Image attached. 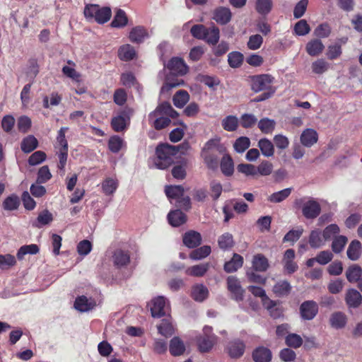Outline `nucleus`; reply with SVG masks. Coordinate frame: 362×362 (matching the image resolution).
<instances>
[{
  "label": "nucleus",
  "instance_id": "nucleus-64",
  "mask_svg": "<svg viewBox=\"0 0 362 362\" xmlns=\"http://www.w3.org/2000/svg\"><path fill=\"white\" fill-rule=\"evenodd\" d=\"M52 177L51 173L47 165L41 167L37 173V183H45Z\"/></svg>",
  "mask_w": 362,
  "mask_h": 362
},
{
  "label": "nucleus",
  "instance_id": "nucleus-4",
  "mask_svg": "<svg viewBox=\"0 0 362 362\" xmlns=\"http://www.w3.org/2000/svg\"><path fill=\"white\" fill-rule=\"evenodd\" d=\"M274 78L269 74L255 75L250 77L251 89L256 92L275 90L272 86Z\"/></svg>",
  "mask_w": 362,
  "mask_h": 362
},
{
  "label": "nucleus",
  "instance_id": "nucleus-50",
  "mask_svg": "<svg viewBox=\"0 0 362 362\" xmlns=\"http://www.w3.org/2000/svg\"><path fill=\"white\" fill-rule=\"evenodd\" d=\"M237 169L246 176L257 177V167L252 164L241 163L238 165Z\"/></svg>",
  "mask_w": 362,
  "mask_h": 362
},
{
  "label": "nucleus",
  "instance_id": "nucleus-58",
  "mask_svg": "<svg viewBox=\"0 0 362 362\" xmlns=\"http://www.w3.org/2000/svg\"><path fill=\"white\" fill-rule=\"evenodd\" d=\"M123 140L118 136H112L108 141V148L112 153H117L123 145Z\"/></svg>",
  "mask_w": 362,
  "mask_h": 362
},
{
  "label": "nucleus",
  "instance_id": "nucleus-54",
  "mask_svg": "<svg viewBox=\"0 0 362 362\" xmlns=\"http://www.w3.org/2000/svg\"><path fill=\"white\" fill-rule=\"evenodd\" d=\"M173 107L169 103L164 102L159 105L156 109L150 114V117H156L160 115H168Z\"/></svg>",
  "mask_w": 362,
  "mask_h": 362
},
{
  "label": "nucleus",
  "instance_id": "nucleus-37",
  "mask_svg": "<svg viewBox=\"0 0 362 362\" xmlns=\"http://www.w3.org/2000/svg\"><path fill=\"white\" fill-rule=\"evenodd\" d=\"M219 37V29L214 25L206 28L204 40L209 44L216 45L218 42Z\"/></svg>",
  "mask_w": 362,
  "mask_h": 362
},
{
  "label": "nucleus",
  "instance_id": "nucleus-62",
  "mask_svg": "<svg viewBox=\"0 0 362 362\" xmlns=\"http://www.w3.org/2000/svg\"><path fill=\"white\" fill-rule=\"evenodd\" d=\"M31 119L27 116H21L18 119L17 127L19 132L26 133L31 127Z\"/></svg>",
  "mask_w": 362,
  "mask_h": 362
},
{
  "label": "nucleus",
  "instance_id": "nucleus-51",
  "mask_svg": "<svg viewBox=\"0 0 362 362\" xmlns=\"http://www.w3.org/2000/svg\"><path fill=\"white\" fill-rule=\"evenodd\" d=\"M257 122V118L253 114L245 113L240 119V125L243 128H252Z\"/></svg>",
  "mask_w": 362,
  "mask_h": 362
},
{
  "label": "nucleus",
  "instance_id": "nucleus-31",
  "mask_svg": "<svg viewBox=\"0 0 362 362\" xmlns=\"http://www.w3.org/2000/svg\"><path fill=\"white\" fill-rule=\"evenodd\" d=\"M252 268L257 272H265L269 267L268 259L262 254H257L253 257Z\"/></svg>",
  "mask_w": 362,
  "mask_h": 362
},
{
  "label": "nucleus",
  "instance_id": "nucleus-18",
  "mask_svg": "<svg viewBox=\"0 0 362 362\" xmlns=\"http://www.w3.org/2000/svg\"><path fill=\"white\" fill-rule=\"evenodd\" d=\"M227 350L231 358H238L243 355L245 344L240 340H235L229 343Z\"/></svg>",
  "mask_w": 362,
  "mask_h": 362
},
{
  "label": "nucleus",
  "instance_id": "nucleus-28",
  "mask_svg": "<svg viewBox=\"0 0 362 362\" xmlns=\"http://www.w3.org/2000/svg\"><path fill=\"white\" fill-rule=\"evenodd\" d=\"M257 146L259 148L262 154L267 157H272L274 155V146L268 139H261L258 141Z\"/></svg>",
  "mask_w": 362,
  "mask_h": 362
},
{
  "label": "nucleus",
  "instance_id": "nucleus-35",
  "mask_svg": "<svg viewBox=\"0 0 362 362\" xmlns=\"http://www.w3.org/2000/svg\"><path fill=\"white\" fill-rule=\"evenodd\" d=\"M113 262L115 266L120 267L127 265L129 261V255L122 250H117L112 256Z\"/></svg>",
  "mask_w": 362,
  "mask_h": 362
},
{
  "label": "nucleus",
  "instance_id": "nucleus-52",
  "mask_svg": "<svg viewBox=\"0 0 362 362\" xmlns=\"http://www.w3.org/2000/svg\"><path fill=\"white\" fill-rule=\"evenodd\" d=\"M202 156L209 168L216 169L217 168L218 158L213 152H203Z\"/></svg>",
  "mask_w": 362,
  "mask_h": 362
},
{
  "label": "nucleus",
  "instance_id": "nucleus-25",
  "mask_svg": "<svg viewBox=\"0 0 362 362\" xmlns=\"http://www.w3.org/2000/svg\"><path fill=\"white\" fill-rule=\"evenodd\" d=\"M291 288L288 281H279L274 286L272 291L277 297H284L291 293Z\"/></svg>",
  "mask_w": 362,
  "mask_h": 362
},
{
  "label": "nucleus",
  "instance_id": "nucleus-15",
  "mask_svg": "<svg viewBox=\"0 0 362 362\" xmlns=\"http://www.w3.org/2000/svg\"><path fill=\"white\" fill-rule=\"evenodd\" d=\"M201 234L194 230H189L183 235V243L189 248H194L201 244Z\"/></svg>",
  "mask_w": 362,
  "mask_h": 362
},
{
  "label": "nucleus",
  "instance_id": "nucleus-36",
  "mask_svg": "<svg viewBox=\"0 0 362 362\" xmlns=\"http://www.w3.org/2000/svg\"><path fill=\"white\" fill-rule=\"evenodd\" d=\"M209 268V263L200 264L189 267L185 272L189 276L201 277L206 273Z\"/></svg>",
  "mask_w": 362,
  "mask_h": 362
},
{
  "label": "nucleus",
  "instance_id": "nucleus-23",
  "mask_svg": "<svg viewBox=\"0 0 362 362\" xmlns=\"http://www.w3.org/2000/svg\"><path fill=\"white\" fill-rule=\"evenodd\" d=\"M252 358L255 362H269L272 360V352L269 349L260 346L254 350Z\"/></svg>",
  "mask_w": 362,
  "mask_h": 362
},
{
  "label": "nucleus",
  "instance_id": "nucleus-32",
  "mask_svg": "<svg viewBox=\"0 0 362 362\" xmlns=\"http://www.w3.org/2000/svg\"><path fill=\"white\" fill-rule=\"evenodd\" d=\"M221 125L227 132H235L238 128L239 119L235 115H228L222 119Z\"/></svg>",
  "mask_w": 362,
  "mask_h": 362
},
{
  "label": "nucleus",
  "instance_id": "nucleus-45",
  "mask_svg": "<svg viewBox=\"0 0 362 362\" xmlns=\"http://www.w3.org/2000/svg\"><path fill=\"white\" fill-rule=\"evenodd\" d=\"M325 240L321 237V232L319 230L311 231L309 237V244L313 248H319L324 245Z\"/></svg>",
  "mask_w": 362,
  "mask_h": 362
},
{
  "label": "nucleus",
  "instance_id": "nucleus-48",
  "mask_svg": "<svg viewBox=\"0 0 362 362\" xmlns=\"http://www.w3.org/2000/svg\"><path fill=\"white\" fill-rule=\"evenodd\" d=\"M211 252V247L207 245L194 250L189 254L192 259L199 260L207 257Z\"/></svg>",
  "mask_w": 362,
  "mask_h": 362
},
{
  "label": "nucleus",
  "instance_id": "nucleus-47",
  "mask_svg": "<svg viewBox=\"0 0 362 362\" xmlns=\"http://www.w3.org/2000/svg\"><path fill=\"white\" fill-rule=\"evenodd\" d=\"M257 167V173L258 176H268L273 171V164L269 160H262Z\"/></svg>",
  "mask_w": 362,
  "mask_h": 362
},
{
  "label": "nucleus",
  "instance_id": "nucleus-55",
  "mask_svg": "<svg viewBox=\"0 0 362 362\" xmlns=\"http://www.w3.org/2000/svg\"><path fill=\"white\" fill-rule=\"evenodd\" d=\"M198 79L201 83H203L209 88H214L220 83L219 79L216 76L200 74L198 76Z\"/></svg>",
  "mask_w": 362,
  "mask_h": 362
},
{
  "label": "nucleus",
  "instance_id": "nucleus-14",
  "mask_svg": "<svg viewBox=\"0 0 362 362\" xmlns=\"http://www.w3.org/2000/svg\"><path fill=\"white\" fill-rule=\"evenodd\" d=\"M96 303L91 298H88L85 296L77 298L74 303V308L80 312H88L93 309Z\"/></svg>",
  "mask_w": 362,
  "mask_h": 362
},
{
  "label": "nucleus",
  "instance_id": "nucleus-57",
  "mask_svg": "<svg viewBox=\"0 0 362 362\" xmlns=\"http://www.w3.org/2000/svg\"><path fill=\"white\" fill-rule=\"evenodd\" d=\"M347 240V238L344 235H339L336 237L332 244V249L333 252L335 253L341 252L346 244Z\"/></svg>",
  "mask_w": 362,
  "mask_h": 362
},
{
  "label": "nucleus",
  "instance_id": "nucleus-29",
  "mask_svg": "<svg viewBox=\"0 0 362 362\" xmlns=\"http://www.w3.org/2000/svg\"><path fill=\"white\" fill-rule=\"evenodd\" d=\"M347 257L352 261L357 260L361 255V244L357 240H354L351 242L347 249Z\"/></svg>",
  "mask_w": 362,
  "mask_h": 362
},
{
  "label": "nucleus",
  "instance_id": "nucleus-2",
  "mask_svg": "<svg viewBox=\"0 0 362 362\" xmlns=\"http://www.w3.org/2000/svg\"><path fill=\"white\" fill-rule=\"evenodd\" d=\"M84 16L87 18H94L100 24L107 22L112 16V11L109 7H100L97 4L88 5L84 8Z\"/></svg>",
  "mask_w": 362,
  "mask_h": 362
},
{
  "label": "nucleus",
  "instance_id": "nucleus-63",
  "mask_svg": "<svg viewBox=\"0 0 362 362\" xmlns=\"http://www.w3.org/2000/svg\"><path fill=\"white\" fill-rule=\"evenodd\" d=\"M287 346L293 348H298L303 344V339L297 334H290L286 337Z\"/></svg>",
  "mask_w": 362,
  "mask_h": 362
},
{
  "label": "nucleus",
  "instance_id": "nucleus-34",
  "mask_svg": "<svg viewBox=\"0 0 362 362\" xmlns=\"http://www.w3.org/2000/svg\"><path fill=\"white\" fill-rule=\"evenodd\" d=\"M325 48L324 45L320 40H313L306 45V51L310 56H317L322 53Z\"/></svg>",
  "mask_w": 362,
  "mask_h": 362
},
{
  "label": "nucleus",
  "instance_id": "nucleus-43",
  "mask_svg": "<svg viewBox=\"0 0 362 362\" xmlns=\"http://www.w3.org/2000/svg\"><path fill=\"white\" fill-rule=\"evenodd\" d=\"M250 146V139L247 136H240L234 144L233 148L237 153H242Z\"/></svg>",
  "mask_w": 362,
  "mask_h": 362
},
{
  "label": "nucleus",
  "instance_id": "nucleus-61",
  "mask_svg": "<svg viewBox=\"0 0 362 362\" xmlns=\"http://www.w3.org/2000/svg\"><path fill=\"white\" fill-rule=\"evenodd\" d=\"M117 182L112 178L106 179L102 184V187L105 194H112L117 187Z\"/></svg>",
  "mask_w": 362,
  "mask_h": 362
},
{
  "label": "nucleus",
  "instance_id": "nucleus-12",
  "mask_svg": "<svg viewBox=\"0 0 362 362\" xmlns=\"http://www.w3.org/2000/svg\"><path fill=\"white\" fill-rule=\"evenodd\" d=\"M345 301L349 308H356L362 303V296L356 289L350 288L346 293Z\"/></svg>",
  "mask_w": 362,
  "mask_h": 362
},
{
  "label": "nucleus",
  "instance_id": "nucleus-59",
  "mask_svg": "<svg viewBox=\"0 0 362 362\" xmlns=\"http://www.w3.org/2000/svg\"><path fill=\"white\" fill-rule=\"evenodd\" d=\"M16 263L15 257L10 255H0V269H6L13 266Z\"/></svg>",
  "mask_w": 362,
  "mask_h": 362
},
{
  "label": "nucleus",
  "instance_id": "nucleus-27",
  "mask_svg": "<svg viewBox=\"0 0 362 362\" xmlns=\"http://www.w3.org/2000/svg\"><path fill=\"white\" fill-rule=\"evenodd\" d=\"M209 295V290L204 284H197L192 287V297L198 302L204 301Z\"/></svg>",
  "mask_w": 362,
  "mask_h": 362
},
{
  "label": "nucleus",
  "instance_id": "nucleus-24",
  "mask_svg": "<svg viewBox=\"0 0 362 362\" xmlns=\"http://www.w3.org/2000/svg\"><path fill=\"white\" fill-rule=\"evenodd\" d=\"M243 257L238 254L235 253L233 258L230 261L225 263L224 270L227 273L235 272L243 266Z\"/></svg>",
  "mask_w": 362,
  "mask_h": 362
},
{
  "label": "nucleus",
  "instance_id": "nucleus-22",
  "mask_svg": "<svg viewBox=\"0 0 362 362\" xmlns=\"http://www.w3.org/2000/svg\"><path fill=\"white\" fill-rule=\"evenodd\" d=\"M347 322V317L342 312H334L329 317V324L334 329L344 328Z\"/></svg>",
  "mask_w": 362,
  "mask_h": 362
},
{
  "label": "nucleus",
  "instance_id": "nucleus-8",
  "mask_svg": "<svg viewBox=\"0 0 362 362\" xmlns=\"http://www.w3.org/2000/svg\"><path fill=\"white\" fill-rule=\"evenodd\" d=\"M166 68L170 74L183 76L188 71V66L182 58L173 57L168 63Z\"/></svg>",
  "mask_w": 362,
  "mask_h": 362
},
{
  "label": "nucleus",
  "instance_id": "nucleus-42",
  "mask_svg": "<svg viewBox=\"0 0 362 362\" xmlns=\"http://www.w3.org/2000/svg\"><path fill=\"white\" fill-rule=\"evenodd\" d=\"M52 220V214L48 210L45 209L39 214L37 221L33 223V226L37 228H40L42 226L49 224Z\"/></svg>",
  "mask_w": 362,
  "mask_h": 362
},
{
  "label": "nucleus",
  "instance_id": "nucleus-11",
  "mask_svg": "<svg viewBox=\"0 0 362 362\" xmlns=\"http://www.w3.org/2000/svg\"><path fill=\"white\" fill-rule=\"evenodd\" d=\"M148 37L146 29L143 26L133 28L129 34V39L133 43H142L146 38Z\"/></svg>",
  "mask_w": 362,
  "mask_h": 362
},
{
  "label": "nucleus",
  "instance_id": "nucleus-60",
  "mask_svg": "<svg viewBox=\"0 0 362 362\" xmlns=\"http://www.w3.org/2000/svg\"><path fill=\"white\" fill-rule=\"evenodd\" d=\"M228 62L233 68L240 66L243 62V54L238 52H233L228 55Z\"/></svg>",
  "mask_w": 362,
  "mask_h": 362
},
{
  "label": "nucleus",
  "instance_id": "nucleus-39",
  "mask_svg": "<svg viewBox=\"0 0 362 362\" xmlns=\"http://www.w3.org/2000/svg\"><path fill=\"white\" fill-rule=\"evenodd\" d=\"M221 169L222 173L226 176H230L233 173V162L230 156L225 155L222 158L221 161Z\"/></svg>",
  "mask_w": 362,
  "mask_h": 362
},
{
  "label": "nucleus",
  "instance_id": "nucleus-33",
  "mask_svg": "<svg viewBox=\"0 0 362 362\" xmlns=\"http://www.w3.org/2000/svg\"><path fill=\"white\" fill-rule=\"evenodd\" d=\"M37 146V139L33 135H28L22 140L21 148L24 153H28L34 151Z\"/></svg>",
  "mask_w": 362,
  "mask_h": 362
},
{
  "label": "nucleus",
  "instance_id": "nucleus-9",
  "mask_svg": "<svg viewBox=\"0 0 362 362\" xmlns=\"http://www.w3.org/2000/svg\"><path fill=\"white\" fill-rule=\"evenodd\" d=\"M318 313L317 304L313 300L303 302L300 307L301 317L305 320H313Z\"/></svg>",
  "mask_w": 362,
  "mask_h": 362
},
{
  "label": "nucleus",
  "instance_id": "nucleus-49",
  "mask_svg": "<svg viewBox=\"0 0 362 362\" xmlns=\"http://www.w3.org/2000/svg\"><path fill=\"white\" fill-rule=\"evenodd\" d=\"M39 252V247L35 244L23 245L20 247L17 252V257L18 259H22L27 254L35 255Z\"/></svg>",
  "mask_w": 362,
  "mask_h": 362
},
{
  "label": "nucleus",
  "instance_id": "nucleus-1",
  "mask_svg": "<svg viewBox=\"0 0 362 362\" xmlns=\"http://www.w3.org/2000/svg\"><path fill=\"white\" fill-rule=\"evenodd\" d=\"M154 163L159 169L168 168L178 158L177 148L168 144L158 145Z\"/></svg>",
  "mask_w": 362,
  "mask_h": 362
},
{
  "label": "nucleus",
  "instance_id": "nucleus-5",
  "mask_svg": "<svg viewBox=\"0 0 362 362\" xmlns=\"http://www.w3.org/2000/svg\"><path fill=\"white\" fill-rule=\"evenodd\" d=\"M133 112L134 110L130 107L124 108L117 116L112 119L111 126L112 129L117 132L124 131L129 125Z\"/></svg>",
  "mask_w": 362,
  "mask_h": 362
},
{
  "label": "nucleus",
  "instance_id": "nucleus-10",
  "mask_svg": "<svg viewBox=\"0 0 362 362\" xmlns=\"http://www.w3.org/2000/svg\"><path fill=\"white\" fill-rule=\"evenodd\" d=\"M294 259L295 251L293 249L286 250L282 259V264L284 271L288 274L294 273L298 268V264L294 262Z\"/></svg>",
  "mask_w": 362,
  "mask_h": 362
},
{
  "label": "nucleus",
  "instance_id": "nucleus-21",
  "mask_svg": "<svg viewBox=\"0 0 362 362\" xmlns=\"http://www.w3.org/2000/svg\"><path fill=\"white\" fill-rule=\"evenodd\" d=\"M177 75H173L172 74L166 75L165 83L161 87V93L168 92L172 88H176L184 84V81L182 79L175 77Z\"/></svg>",
  "mask_w": 362,
  "mask_h": 362
},
{
  "label": "nucleus",
  "instance_id": "nucleus-20",
  "mask_svg": "<svg viewBox=\"0 0 362 362\" xmlns=\"http://www.w3.org/2000/svg\"><path fill=\"white\" fill-rule=\"evenodd\" d=\"M185 349L184 342L178 337H175L170 341L169 351L171 355L174 356H181L185 353Z\"/></svg>",
  "mask_w": 362,
  "mask_h": 362
},
{
  "label": "nucleus",
  "instance_id": "nucleus-16",
  "mask_svg": "<svg viewBox=\"0 0 362 362\" xmlns=\"http://www.w3.org/2000/svg\"><path fill=\"white\" fill-rule=\"evenodd\" d=\"M187 216L180 209L171 211L168 214L169 223L173 227H178L187 221Z\"/></svg>",
  "mask_w": 362,
  "mask_h": 362
},
{
  "label": "nucleus",
  "instance_id": "nucleus-44",
  "mask_svg": "<svg viewBox=\"0 0 362 362\" xmlns=\"http://www.w3.org/2000/svg\"><path fill=\"white\" fill-rule=\"evenodd\" d=\"M127 22L128 19L125 12L122 9H118L113 21L111 22V25L114 28H121L125 26Z\"/></svg>",
  "mask_w": 362,
  "mask_h": 362
},
{
  "label": "nucleus",
  "instance_id": "nucleus-38",
  "mask_svg": "<svg viewBox=\"0 0 362 362\" xmlns=\"http://www.w3.org/2000/svg\"><path fill=\"white\" fill-rule=\"evenodd\" d=\"M189 100V93L184 90H178L173 96V100L175 106L183 107Z\"/></svg>",
  "mask_w": 362,
  "mask_h": 362
},
{
  "label": "nucleus",
  "instance_id": "nucleus-40",
  "mask_svg": "<svg viewBox=\"0 0 362 362\" xmlns=\"http://www.w3.org/2000/svg\"><path fill=\"white\" fill-rule=\"evenodd\" d=\"M276 126V122L274 119L265 117L258 122V128L262 133L271 134Z\"/></svg>",
  "mask_w": 362,
  "mask_h": 362
},
{
  "label": "nucleus",
  "instance_id": "nucleus-30",
  "mask_svg": "<svg viewBox=\"0 0 362 362\" xmlns=\"http://www.w3.org/2000/svg\"><path fill=\"white\" fill-rule=\"evenodd\" d=\"M345 274L349 282L356 283L362 276V268L358 264H352L347 268Z\"/></svg>",
  "mask_w": 362,
  "mask_h": 362
},
{
  "label": "nucleus",
  "instance_id": "nucleus-41",
  "mask_svg": "<svg viewBox=\"0 0 362 362\" xmlns=\"http://www.w3.org/2000/svg\"><path fill=\"white\" fill-rule=\"evenodd\" d=\"M292 191L291 188H286L281 191L274 192L272 194L268 197V201L272 203H279L285 200L287 197H289Z\"/></svg>",
  "mask_w": 362,
  "mask_h": 362
},
{
  "label": "nucleus",
  "instance_id": "nucleus-13",
  "mask_svg": "<svg viewBox=\"0 0 362 362\" xmlns=\"http://www.w3.org/2000/svg\"><path fill=\"white\" fill-rule=\"evenodd\" d=\"M216 335L199 336L197 337V344L201 352H209L216 343Z\"/></svg>",
  "mask_w": 362,
  "mask_h": 362
},
{
  "label": "nucleus",
  "instance_id": "nucleus-7",
  "mask_svg": "<svg viewBox=\"0 0 362 362\" xmlns=\"http://www.w3.org/2000/svg\"><path fill=\"white\" fill-rule=\"evenodd\" d=\"M227 288L230 293V298L236 301H241L244 298L245 291L241 286L239 279L234 276H230L226 279Z\"/></svg>",
  "mask_w": 362,
  "mask_h": 362
},
{
  "label": "nucleus",
  "instance_id": "nucleus-6",
  "mask_svg": "<svg viewBox=\"0 0 362 362\" xmlns=\"http://www.w3.org/2000/svg\"><path fill=\"white\" fill-rule=\"evenodd\" d=\"M148 305L153 317L164 316L169 308L167 300L163 296H158L152 299Z\"/></svg>",
  "mask_w": 362,
  "mask_h": 362
},
{
  "label": "nucleus",
  "instance_id": "nucleus-56",
  "mask_svg": "<svg viewBox=\"0 0 362 362\" xmlns=\"http://www.w3.org/2000/svg\"><path fill=\"white\" fill-rule=\"evenodd\" d=\"M158 332L165 337H170L174 333V328L172 324L166 319L163 320L160 325L158 326Z\"/></svg>",
  "mask_w": 362,
  "mask_h": 362
},
{
  "label": "nucleus",
  "instance_id": "nucleus-17",
  "mask_svg": "<svg viewBox=\"0 0 362 362\" xmlns=\"http://www.w3.org/2000/svg\"><path fill=\"white\" fill-rule=\"evenodd\" d=\"M231 12L228 8L218 7L214 11L213 18L219 24L225 25L231 19Z\"/></svg>",
  "mask_w": 362,
  "mask_h": 362
},
{
  "label": "nucleus",
  "instance_id": "nucleus-3",
  "mask_svg": "<svg viewBox=\"0 0 362 362\" xmlns=\"http://www.w3.org/2000/svg\"><path fill=\"white\" fill-rule=\"evenodd\" d=\"M302 199H296L294 206L296 208H302L303 215L308 219H314L317 218L321 212L320 204L315 199H310L303 203Z\"/></svg>",
  "mask_w": 362,
  "mask_h": 362
},
{
  "label": "nucleus",
  "instance_id": "nucleus-46",
  "mask_svg": "<svg viewBox=\"0 0 362 362\" xmlns=\"http://www.w3.org/2000/svg\"><path fill=\"white\" fill-rule=\"evenodd\" d=\"M165 192L168 198L177 199L184 195V188L181 185L167 186Z\"/></svg>",
  "mask_w": 362,
  "mask_h": 362
},
{
  "label": "nucleus",
  "instance_id": "nucleus-19",
  "mask_svg": "<svg viewBox=\"0 0 362 362\" xmlns=\"http://www.w3.org/2000/svg\"><path fill=\"white\" fill-rule=\"evenodd\" d=\"M318 135L316 131L307 129L300 135V142L305 147H310L317 143Z\"/></svg>",
  "mask_w": 362,
  "mask_h": 362
},
{
  "label": "nucleus",
  "instance_id": "nucleus-53",
  "mask_svg": "<svg viewBox=\"0 0 362 362\" xmlns=\"http://www.w3.org/2000/svg\"><path fill=\"white\" fill-rule=\"evenodd\" d=\"M272 7V0H257L256 10L262 15L269 13Z\"/></svg>",
  "mask_w": 362,
  "mask_h": 362
},
{
  "label": "nucleus",
  "instance_id": "nucleus-26",
  "mask_svg": "<svg viewBox=\"0 0 362 362\" xmlns=\"http://www.w3.org/2000/svg\"><path fill=\"white\" fill-rule=\"evenodd\" d=\"M136 55V50L133 46L126 44L121 46L118 50V56L121 60L130 61Z\"/></svg>",
  "mask_w": 362,
  "mask_h": 362
}]
</instances>
